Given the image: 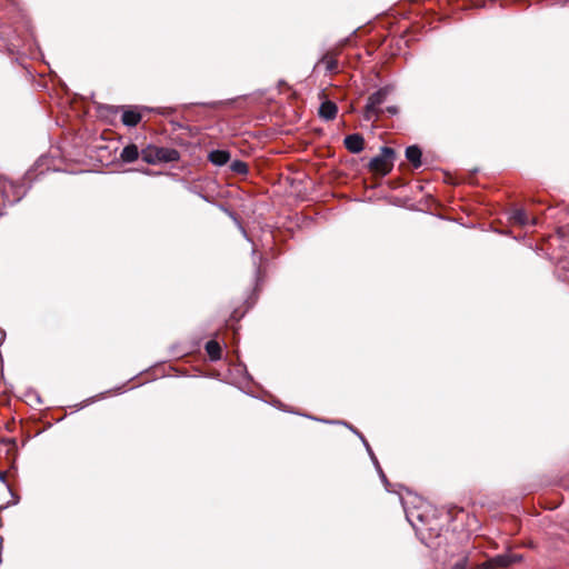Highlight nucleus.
<instances>
[{
	"instance_id": "22",
	"label": "nucleus",
	"mask_w": 569,
	"mask_h": 569,
	"mask_svg": "<svg viewBox=\"0 0 569 569\" xmlns=\"http://www.w3.org/2000/svg\"><path fill=\"white\" fill-rule=\"evenodd\" d=\"M170 124L172 126L173 130L186 129V127L182 123L176 120H171Z\"/></svg>"
},
{
	"instance_id": "24",
	"label": "nucleus",
	"mask_w": 569,
	"mask_h": 569,
	"mask_svg": "<svg viewBox=\"0 0 569 569\" xmlns=\"http://www.w3.org/2000/svg\"><path fill=\"white\" fill-rule=\"evenodd\" d=\"M365 448H366L369 457H373L375 453H373V451H372V449H371V447H370L368 441H365Z\"/></svg>"
},
{
	"instance_id": "21",
	"label": "nucleus",
	"mask_w": 569,
	"mask_h": 569,
	"mask_svg": "<svg viewBox=\"0 0 569 569\" xmlns=\"http://www.w3.org/2000/svg\"><path fill=\"white\" fill-rule=\"evenodd\" d=\"M174 111L173 108H160L158 110V113L162 114V116H169L171 114L172 112Z\"/></svg>"
},
{
	"instance_id": "7",
	"label": "nucleus",
	"mask_w": 569,
	"mask_h": 569,
	"mask_svg": "<svg viewBox=\"0 0 569 569\" xmlns=\"http://www.w3.org/2000/svg\"><path fill=\"white\" fill-rule=\"evenodd\" d=\"M343 144L351 153H360L365 148V139L360 133H352L345 137Z\"/></svg>"
},
{
	"instance_id": "29",
	"label": "nucleus",
	"mask_w": 569,
	"mask_h": 569,
	"mask_svg": "<svg viewBox=\"0 0 569 569\" xmlns=\"http://www.w3.org/2000/svg\"><path fill=\"white\" fill-rule=\"evenodd\" d=\"M10 493H11V498L12 499H16V498H19L18 496L13 495V492L9 489Z\"/></svg>"
},
{
	"instance_id": "13",
	"label": "nucleus",
	"mask_w": 569,
	"mask_h": 569,
	"mask_svg": "<svg viewBox=\"0 0 569 569\" xmlns=\"http://www.w3.org/2000/svg\"><path fill=\"white\" fill-rule=\"evenodd\" d=\"M510 220L513 223L519 224V226H527V224L530 223V219L527 216V212L523 209H521V208H516V209H513L511 211ZM531 223L535 224L536 223V219H532Z\"/></svg>"
},
{
	"instance_id": "15",
	"label": "nucleus",
	"mask_w": 569,
	"mask_h": 569,
	"mask_svg": "<svg viewBox=\"0 0 569 569\" xmlns=\"http://www.w3.org/2000/svg\"><path fill=\"white\" fill-rule=\"evenodd\" d=\"M204 349L208 353V356L210 357V359L212 361H217V360H220L221 359V356H222V349L219 345L218 341L216 340H209L206 346H204Z\"/></svg>"
},
{
	"instance_id": "28",
	"label": "nucleus",
	"mask_w": 569,
	"mask_h": 569,
	"mask_svg": "<svg viewBox=\"0 0 569 569\" xmlns=\"http://www.w3.org/2000/svg\"><path fill=\"white\" fill-rule=\"evenodd\" d=\"M94 400H96V398H89V399L87 400V403H91V402H93Z\"/></svg>"
},
{
	"instance_id": "26",
	"label": "nucleus",
	"mask_w": 569,
	"mask_h": 569,
	"mask_svg": "<svg viewBox=\"0 0 569 569\" xmlns=\"http://www.w3.org/2000/svg\"><path fill=\"white\" fill-rule=\"evenodd\" d=\"M543 507H545V508H549V509H553V508H557V505H552V506L545 505Z\"/></svg>"
},
{
	"instance_id": "18",
	"label": "nucleus",
	"mask_w": 569,
	"mask_h": 569,
	"mask_svg": "<svg viewBox=\"0 0 569 569\" xmlns=\"http://www.w3.org/2000/svg\"><path fill=\"white\" fill-rule=\"evenodd\" d=\"M315 420H317V418H313ZM318 421H322V422H326V423H340V425H343L346 426L347 428H349L353 433L358 435L359 431L351 425H349L348 422H345V421H338V420H325V419H318Z\"/></svg>"
},
{
	"instance_id": "19",
	"label": "nucleus",
	"mask_w": 569,
	"mask_h": 569,
	"mask_svg": "<svg viewBox=\"0 0 569 569\" xmlns=\"http://www.w3.org/2000/svg\"><path fill=\"white\" fill-rule=\"evenodd\" d=\"M467 565H468V559H467V557H463L462 559H460L459 561H457V562L451 567V569H467Z\"/></svg>"
},
{
	"instance_id": "12",
	"label": "nucleus",
	"mask_w": 569,
	"mask_h": 569,
	"mask_svg": "<svg viewBox=\"0 0 569 569\" xmlns=\"http://www.w3.org/2000/svg\"><path fill=\"white\" fill-rule=\"evenodd\" d=\"M209 161L218 167L224 166L230 160V152L227 150H212L209 156Z\"/></svg>"
},
{
	"instance_id": "27",
	"label": "nucleus",
	"mask_w": 569,
	"mask_h": 569,
	"mask_svg": "<svg viewBox=\"0 0 569 569\" xmlns=\"http://www.w3.org/2000/svg\"><path fill=\"white\" fill-rule=\"evenodd\" d=\"M0 480L4 481V473L0 471Z\"/></svg>"
},
{
	"instance_id": "14",
	"label": "nucleus",
	"mask_w": 569,
	"mask_h": 569,
	"mask_svg": "<svg viewBox=\"0 0 569 569\" xmlns=\"http://www.w3.org/2000/svg\"><path fill=\"white\" fill-rule=\"evenodd\" d=\"M141 113L136 110H124L121 120L127 127H136L141 121Z\"/></svg>"
},
{
	"instance_id": "25",
	"label": "nucleus",
	"mask_w": 569,
	"mask_h": 569,
	"mask_svg": "<svg viewBox=\"0 0 569 569\" xmlns=\"http://www.w3.org/2000/svg\"><path fill=\"white\" fill-rule=\"evenodd\" d=\"M357 436L360 438V440L365 445V441H367V439L363 437V435L361 432H359Z\"/></svg>"
},
{
	"instance_id": "23",
	"label": "nucleus",
	"mask_w": 569,
	"mask_h": 569,
	"mask_svg": "<svg viewBox=\"0 0 569 569\" xmlns=\"http://www.w3.org/2000/svg\"><path fill=\"white\" fill-rule=\"evenodd\" d=\"M252 256H253V266L256 268V274L258 276L259 272H260V266L258 264V262H257V260L254 258V256H256V250L254 249L252 250Z\"/></svg>"
},
{
	"instance_id": "17",
	"label": "nucleus",
	"mask_w": 569,
	"mask_h": 569,
	"mask_svg": "<svg viewBox=\"0 0 569 569\" xmlns=\"http://www.w3.org/2000/svg\"><path fill=\"white\" fill-rule=\"evenodd\" d=\"M370 459L372 460V462H373V465H375V467H376L377 471L379 472L380 478H381L382 482L385 483L387 491H388V492H392V491L389 489L390 483H389V481H388V479H387L386 475L383 473V471H382V469H381V467H380V465H379V461H378V459H377L376 455H373V457H370Z\"/></svg>"
},
{
	"instance_id": "2",
	"label": "nucleus",
	"mask_w": 569,
	"mask_h": 569,
	"mask_svg": "<svg viewBox=\"0 0 569 569\" xmlns=\"http://www.w3.org/2000/svg\"><path fill=\"white\" fill-rule=\"evenodd\" d=\"M141 158L148 164L169 163L178 161L180 153L174 148L148 144L141 150Z\"/></svg>"
},
{
	"instance_id": "1",
	"label": "nucleus",
	"mask_w": 569,
	"mask_h": 569,
	"mask_svg": "<svg viewBox=\"0 0 569 569\" xmlns=\"http://www.w3.org/2000/svg\"><path fill=\"white\" fill-rule=\"evenodd\" d=\"M393 90L395 87L388 84L369 96L363 111V119L366 121L375 122L382 117L385 110L381 108V104L387 100L388 96L393 92Z\"/></svg>"
},
{
	"instance_id": "5",
	"label": "nucleus",
	"mask_w": 569,
	"mask_h": 569,
	"mask_svg": "<svg viewBox=\"0 0 569 569\" xmlns=\"http://www.w3.org/2000/svg\"><path fill=\"white\" fill-rule=\"evenodd\" d=\"M521 560V555L508 552L489 558L479 566V569L509 568L513 563L520 562Z\"/></svg>"
},
{
	"instance_id": "30",
	"label": "nucleus",
	"mask_w": 569,
	"mask_h": 569,
	"mask_svg": "<svg viewBox=\"0 0 569 569\" xmlns=\"http://www.w3.org/2000/svg\"><path fill=\"white\" fill-rule=\"evenodd\" d=\"M1 332H2V338L0 340V345L3 342V339H4V332L3 331H1Z\"/></svg>"
},
{
	"instance_id": "8",
	"label": "nucleus",
	"mask_w": 569,
	"mask_h": 569,
	"mask_svg": "<svg viewBox=\"0 0 569 569\" xmlns=\"http://www.w3.org/2000/svg\"><path fill=\"white\" fill-rule=\"evenodd\" d=\"M337 113L338 107L333 101L326 100L319 107V117L326 121L333 120Z\"/></svg>"
},
{
	"instance_id": "9",
	"label": "nucleus",
	"mask_w": 569,
	"mask_h": 569,
	"mask_svg": "<svg viewBox=\"0 0 569 569\" xmlns=\"http://www.w3.org/2000/svg\"><path fill=\"white\" fill-rule=\"evenodd\" d=\"M405 154L407 160L412 164L415 169H418L422 166V151L417 144L407 147Z\"/></svg>"
},
{
	"instance_id": "20",
	"label": "nucleus",
	"mask_w": 569,
	"mask_h": 569,
	"mask_svg": "<svg viewBox=\"0 0 569 569\" xmlns=\"http://www.w3.org/2000/svg\"><path fill=\"white\" fill-rule=\"evenodd\" d=\"M383 110L385 112H388L390 116H396L399 112V109L396 106H389Z\"/></svg>"
},
{
	"instance_id": "11",
	"label": "nucleus",
	"mask_w": 569,
	"mask_h": 569,
	"mask_svg": "<svg viewBox=\"0 0 569 569\" xmlns=\"http://www.w3.org/2000/svg\"><path fill=\"white\" fill-rule=\"evenodd\" d=\"M139 156H141V151L133 143L126 146L120 153L121 160L127 163L136 161Z\"/></svg>"
},
{
	"instance_id": "10",
	"label": "nucleus",
	"mask_w": 569,
	"mask_h": 569,
	"mask_svg": "<svg viewBox=\"0 0 569 569\" xmlns=\"http://www.w3.org/2000/svg\"><path fill=\"white\" fill-rule=\"evenodd\" d=\"M325 64V69L327 73H337L338 72V60L335 54L330 52H326L318 61L317 66Z\"/></svg>"
},
{
	"instance_id": "32",
	"label": "nucleus",
	"mask_w": 569,
	"mask_h": 569,
	"mask_svg": "<svg viewBox=\"0 0 569 569\" xmlns=\"http://www.w3.org/2000/svg\"><path fill=\"white\" fill-rule=\"evenodd\" d=\"M4 508H6L4 506H1V507H0V511H1L2 509H4Z\"/></svg>"
},
{
	"instance_id": "16",
	"label": "nucleus",
	"mask_w": 569,
	"mask_h": 569,
	"mask_svg": "<svg viewBox=\"0 0 569 569\" xmlns=\"http://www.w3.org/2000/svg\"><path fill=\"white\" fill-rule=\"evenodd\" d=\"M231 170L239 174H246L248 172V164L241 160H234L230 166Z\"/></svg>"
},
{
	"instance_id": "31",
	"label": "nucleus",
	"mask_w": 569,
	"mask_h": 569,
	"mask_svg": "<svg viewBox=\"0 0 569 569\" xmlns=\"http://www.w3.org/2000/svg\"><path fill=\"white\" fill-rule=\"evenodd\" d=\"M17 502H19L18 499L12 500V505H16Z\"/></svg>"
},
{
	"instance_id": "4",
	"label": "nucleus",
	"mask_w": 569,
	"mask_h": 569,
	"mask_svg": "<svg viewBox=\"0 0 569 569\" xmlns=\"http://www.w3.org/2000/svg\"><path fill=\"white\" fill-rule=\"evenodd\" d=\"M395 157V149L385 146L380 149V153L369 161L368 167L376 173L387 176L393 168Z\"/></svg>"
},
{
	"instance_id": "3",
	"label": "nucleus",
	"mask_w": 569,
	"mask_h": 569,
	"mask_svg": "<svg viewBox=\"0 0 569 569\" xmlns=\"http://www.w3.org/2000/svg\"><path fill=\"white\" fill-rule=\"evenodd\" d=\"M402 508L406 513L407 520L415 525V520L426 523L429 520V515L426 512L430 507L429 500H401Z\"/></svg>"
},
{
	"instance_id": "6",
	"label": "nucleus",
	"mask_w": 569,
	"mask_h": 569,
	"mask_svg": "<svg viewBox=\"0 0 569 569\" xmlns=\"http://www.w3.org/2000/svg\"><path fill=\"white\" fill-rule=\"evenodd\" d=\"M27 193V189H24V183H16L10 181L9 184H4L1 190L2 197L9 204H14L19 202Z\"/></svg>"
}]
</instances>
